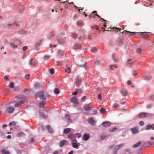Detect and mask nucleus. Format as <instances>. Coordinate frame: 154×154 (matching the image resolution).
<instances>
[{"label":"nucleus","mask_w":154,"mask_h":154,"mask_svg":"<svg viewBox=\"0 0 154 154\" xmlns=\"http://www.w3.org/2000/svg\"><path fill=\"white\" fill-rule=\"evenodd\" d=\"M9 87L11 88H12L14 87V83L13 82H11L9 84Z\"/></svg>","instance_id":"37"},{"label":"nucleus","mask_w":154,"mask_h":154,"mask_svg":"<svg viewBox=\"0 0 154 154\" xmlns=\"http://www.w3.org/2000/svg\"><path fill=\"white\" fill-rule=\"evenodd\" d=\"M65 72L69 74L71 73V68L70 67H68L67 66H66V68L65 69Z\"/></svg>","instance_id":"13"},{"label":"nucleus","mask_w":154,"mask_h":154,"mask_svg":"<svg viewBox=\"0 0 154 154\" xmlns=\"http://www.w3.org/2000/svg\"><path fill=\"white\" fill-rule=\"evenodd\" d=\"M70 101L71 102L73 103L74 104L77 103H78V100L75 97H73L70 99Z\"/></svg>","instance_id":"9"},{"label":"nucleus","mask_w":154,"mask_h":154,"mask_svg":"<svg viewBox=\"0 0 154 154\" xmlns=\"http://www.w3.org/2000/svg\"><path fill=\"white\" fill-rule=\"evenodd\" d=\"M100 112L103 113L105 112L106 109L103 108H101L100 110Z\"/></svg>","instance_id":"41"},{"label":"nucleus","mask_w":154,"mask_h":154,"mask_svg":"<svg viewBox=\"0 0 154 154\" xmlns=\"http://www.w3.org/2000/svg\"><path fill=\"white\" fill-rule=\"evenodd\" d=\"M78 93H83V91L82 89H76Z\"/></svg>","instance_id":"43"},{"label":"nucleus","mask_w":154,"mask_h":154,"mask_svg":"<svg viewBox=\"0 0 154 154\" xmlns=\"http://www.w3.org/2000/svg\"><path fill=\"white\" fill-rule=\"evenodd\" d=\"M124 143L118 145L116 147V149H117V150H118L120 148L123 146H124Z\"/></svg>","instance_id":"24"},{"label":"nucleus","mask_w":154,"mask_h":154,"mask_svg":"<svg viewBox=\"0 0 154 154\" xmlns=\"http://www.w3.org/2000/svg\"><path fill=\"white\" fill-rule=\"evenodd\" d=\"M53 154H59L58 152V151H55Z\"/></svg>","instance_id":"64"},{"label":"nucleus","mask_w":154,"mask_h":154,"mask_svg":"<svg viewBox=\"0 0 154 154\" xmlns=\"http://www.w3.org/2000/svg\"><path fill=\"white\" fill-rule=\"evenodd\" d=\"M136 33V32H129L128 33H129V34L128 35L129 36H130L132 35H134Z\"/></svg>","instance_id":"40"},{"label":"nucleus","mask_w":154,"mask_h":154,"mask_svg":"<svg viewBox=\"0 0 154 154\" xmlns=\"http://www.w3.org/2000/svg\"><path fill=\"white\" fill-rule=\"evenodd\" d=\"M112 58H113L114 60L115 61H117L118 58H117V56L116 54H113L112 55Z\"/></svg>","instance_id":"29"},{"label":"nucleus","mask_w":154,"mask_h":154,"mask_svg":"<svg viewBox=\"0 0 154 154\" xmlns=\"http://www.w3.org/2000/svg\"><path fill=\"white\" fill-rule=\"evenodd\" d=\"M102 98L101 94H100L98 95V98L100 100Z\"/></svg>","instance_id":"57"},{"label":"nucleus","mask_w":154,"mask_h":154,"mask_svg":"<svg viewBox=\"0 0 154 154\" xmlns=\"http://www.w3.org/2000/svg\"><path fill=\"white\" fill-rule=\"evenodd\" d=\"M86 98V97L85 96H83V97H82L81 99V101L83 102L85 99Z\"/></svg>","instance_id":"55"},{"label":"nucleus","mask_w":154,"mask_h":154,"mask_svg":"<svg viewBox=\"0 0 154 154\" xmlns=\"http://www.w3.org/2000/svg\"><path fill=\"white\" fill-rule=\"evenodd\" d=\"M121 92L122 95L124 96H125L128 95V92L124 89H122L121 90Z\"/></svg>","instance_id":"16"},{"label":"nucleus","mask_w":154,"mask_h":154,"mask_svg":"<svg viewBox=\"0 0 154 154\" xmlns=\"http://www.w3.org/2000/svg\"><path fill=\"white\" fill-rule=\"evenodd\" d=\"M127 84H128V85H130L131 83V81L130 80H128V82H127Z\"/></svg>","instance_id":"60"},{"label":"nucleus","mask_w":154,"mask_h":154,"mask_svg":"<svg viewBox=\"0 0 154 154\" xmlns=\"http://www.w3.org/2000/svg\"><path fill=\"white\" fill-rule=\"evenodd\" d=\"M95 16H97L98 17L101 18L103 21H105L106 20L104 19L103 18H101L97 14V11H93L90 15L89 17L94 18L95 17Z\"/></svg>","instance_id":"4"},{"label":"nucleus","mask_w":154,"mask_h":154,"mask_svg":"<svg viewBox=\"0 0 154 154\" xmlns=\"http://www.w3.org/2000/svg\"><path fill=\"white\" fill-rule=\"evenodd\" d=\"M144 79H145L149 80L151 79L152 77L151 76H145L144 77Z\"/></svg>","instance_id":"39"},{"label":"nucleus","mask_w":154,"mask_h":154,"mask_svg":"<svg viewBox=\"0 0 154 154\" xmlns=\"http://www.w3.org/2000/svg\"><path fill=\"white\" fill-rule=\"evenodd\" d=\"M129 32L125 30L122 32V33L124 34H127Z\"/></svg>","instance_id":"50"},{"label":"nucleus","mask_w":154,"mask_h":154,"mask_svg":"<svg viewBox=\"0 0 154 154\" xmlns=\"http://www.w3.org/2000/svg\"><path fill=\"white\" fill-rule=\"evenodd\" d=\"M54 92L55 94H58L60 92L58 88H56L54 90Z\"/></svg>","instance_id":"34"},{"label":"nucleus","mask_w":154,"mask_h":154,"mask_svg":"<svg viewBox=\"0 0 154 154\" xmlns=\"http://www.w3.org/2000/svg\"><path fill=\"white\" fill-rule=\"evenodd\" d=\"M1 152L3 154H9V152L5 149L1 150Z\"/></svg>","instance_id":"25"},{"label":"nucleus","mask_w":154,"mask_h":154,"mask_svg":"<svg viewBox=\"0 0 154 154\" xmlns=\"http://www.w3.org/2000/svg\"><path fill=\"white\" fill-rule=\"evenodd\" d=\"M15 108L11 106H8L6 109V111L9 114H12L14 111Z\"/></svg>","instance_id":"2"},{"label":"nucleus","mask_w":154,"mask_h":154,"mask_svg":"<svg viewBox=\"0 0 154 154\" xmlns=\"http://www.w3.org/2000/svg\"><path fill=\"white\" fill-rule=\"evenodd\" d=\"M78 93V92L76 90V91H75L72 93V94L73 95H76Z\"/></svg>","instance_id":"51"},{"label":"nucleus","mask_w":154,"mask_h":154,"mask_svg":"<svg viewBox=\"0 0 154 154\" xmlns=\"http://www.w3.org/2000/svg\"><path fill=\"white\" fill-rule=\"evenodd\" d=\"M89 135L88 134H84L82 138L84 140L86 141L89 139Z\"/></svg>","instance_id":"15"},{"label":"nucleus","mask_w":154,"mask_h":154,"mask_svg":"<svg viewBox=\"0 0 154 154\" xmlns=\"http://www.w3.org/2000/svg\"><path fill=\"white\" fill-rule=\"evenodd\" d=\"M110 29H112L113 31H116V30H119L120 31L121 30V29L120 28H116V27H113L112 28L111 27H110Z\"/></svg>","instance_id":"30"},{"label":"nucleus","mask_w":154,"mask_h":154,"mask_svg":"<svg viewBox=\"0 0 154 154\" xmlns=\"http://www.w3.org/2000/svg\"><path fill=\"white\" fill-rule=\"evenodd\" d=\"M76 81L75 83L76 85H79L80 84L81 82V80L80 79H79L78 78H77L76 79Z\"/></svg>","instance_id":"21"},{"label":"nucleus","mask_w":154,"mask_h":154,"mask_svg":"<svg viewBox=\"0 0 154 154\" xmlns=\"http://www.w3.org/2000/svg\"><path fill=\"white\" fill-rule=\"evenodd\" d=\"M29 77V74H27L25 75V78L27 79H28Z\"/></svg>","instance_id":"54"},{"label":"nucleus","mask_w":154,"mask_h":154,"mask_svg":"<svg viewBox=\"0 0 154 154\" xmlns=\"http://www.w3.org/2000/svg\"><path fill=\"white\" fill-rule=\"evenodd\" d=\"M67 141L66 140H63L60 142L59 143V146L60 147H62L63 146L65 143Z\"/></svg>","instance_id":"18"},{"label":"nucleus","mask_w":154,"mask_h":154,"mask_svg":"<svg viewBox=\"0 0 154 154\" xmlns=\"http://www.w3.org/2000/svg\"><path fill=\"white\" fill-rule=\"evenodd\" d=\"M93 113L94 114H96V113H97V111H96V110H93Z\"/></svg>","instance_id":"62"},{"label":"nucleus","mask_w":154,"mask_h":154,"mask_svg":"<svg viewBox=\"0 0 154 154\" xmlns=\"http://www.w3.org/2000/svg\"><path fill=\"white\" fill-rule=\"evenodd\" d=\"M147 116V114L145 113H140L139 116L138 117L139 118H145Z\"/></svg>","instance_id":"12"},{"label":"nucleus","mask_w":154,"mask_h":154,"mask_svg":"<svg viewBox=\"0 0 154 154\" xmlns=\"http://www.w3.org/2000/svg\"><path fill=\"white\" fill-rule=\"evenodd\" d=\"M81 47V45H80L77 44H75L74 47V48L75 49H78L80 48Z\"/></svg>","instance_id":"23"},{"label":"nucleus","mask_w":154,"mask_h":154,"mask_svg":"<svg viewBox=\"0 0 154 154\" xmlns=\"http://www.w3.org/2000/svg\"><path fill=\"white\" fill-rule=\"evenodd\" d=\"M154 126V124L152 125H148L146 126V129L149 130L152 128V127Z\"/></svg>","instance_id":"26"},{"label":"nucleus","mask_w":154,"mask_h":154,"mask_svg":"<svg viewBox=\"0 0 154 154\" xmlns=\"http://www.w3.org/2000/svg\"><path fill=\"white\" fill-rule=\"evenodd\" d=\"M40 43L41 42H36L35 45V47H37L39 46L40 45Z\"/></svg>","instance_id":"44"},{"label":"nucleus","mask_w":154,"mask_h":154,"mask_svg":"<svg viewBox=\"0 0 154 154\" xmlns=\"http://www.w3.org/2000/svg\"><path fill=\"white\" fill-rule=\"evenodd\" d=\"M65 118L68 123H71L72 122V120L70 118V116L69 114H66V115L65 116Z\"/></svg>","instance_id":"7"},{"label":"nucleus","mask_w":154,"mask_h":154,"mask_svg":"<svg viewBox=\"0 0 154 154\" xmlns=\"http://www.w3.org/2000/svg\"><path fill=\"white\" fill-rule=\"evenodd\" d=\"M71 130V129L70 128H66V129H65L64 130V133L65 134H67L69 132H70Z\"/></svg>","instance_id":"20"},{"label":"nucleus","mask_w":154,"mask_h":154,"mask_svg":"<svg viewBox=\"0 0 154 154\" xmlns=\"http://www.w3.org/2000/svg\"><path fill=\"white\" fill-rule=\"evenodd\" d=\"M13 123H14V125H15L16 123L14 122H10L9 124V125L11 126L13 125Z\"/></svg>","instance_id":"52"},{"label":"nucleus","mask_w":154,"mask_h":154,"mask_svg":"<svg viewBox=\"0 0 154 154\" xmlns=\"http://www.w3.org/2000/svg\"><path fill=\"white\" fill-rule=\"evenodd\" d=\"M78 25L79 26H81L82 25V23L81 22H78L77 23Z\"/></svg>","instance_id":"53"},{"label":"nucleus","mask_w":154,"mask_h":154,"mask_svg":"<svg viewBox=\"0 0 154 154\" xmlns=\"http://www.w3.org/2000/svg\"><path fill=\"white\" fill-rule=\"evenodd\" d=\"M110 69H113V67H114L115 68H116L117 67V65H111L110 66Z\"/></svg>","instance_id":"38"},{"label":"nucleus","mask_w":154,"mask_h":154,"mask_svg":"<svg viewBox=\"0 0 154 154\" xmlns=\"http://www.w3.org/2000/svg\"><path fill=\"white\" fill-rule=\"evenodd\" d=\"M131 131L133 133L137 134L139 132L138 128L137 127H135L131 129Z\"/></svg>","instance_id":"11"},{"label":"nucleus","mask_w":154,"mask_h":154,"mask_svg":"<svg viewBox=\"0 0 154 154\" xmlns=\"http://www.w3.org/2000/svg\"><path fill=\"white\" fill-rule=\"evenodd\" d=\"M134 73L133 74V75L134 76H135L137 75V71L136 70H134Z\"/></svg>","instance_id":"58"},{"label":"nucleus","mask_w":154,"mask_h":154,"mask_svg":"<svg viewBox=\"0 0 154 154\" xmlns=\"http://www.w3.org/2000/svg\"><path fill=\"white\" fill-rule=\"evenodd\" d=\"M148 144L151 145V146H152V145H154V142H148Z\"/></svg>","instance_id":"49"},{"label":"nucleus","mask_w":154,"mask_h":154,"mask_svg":"<svg viewBox=\"0 0 154 154\" xmlns=\"http://www.w3.org/2000/svg\"><path fill=\"white\" fill-rule=\"evenodd\" d=\"M34 87L36 88H38L40 87V85L39 83H36L34 84Z\"/></svg>","instance_id":"36"},{"label":"nucleus","mask_w":154,"mask_h":154,"mask_svg":"<svg viewBox=\"0 0 154 154\" xmlns=\"http://www.w3.org/2000/svg\"><path fill=\"white\" fill-rule=\"evenodd\" d=\"M25 102L24 100H21L17 102L14 105V106L16 107H18L21 106Z\"/></svg>","instance_id":"6"},{"label":"nucleus","mask_w":154,"mask_h":154,"mask_svg":"<svg viewBox=\"0 0 154 154\" xmlns=\"http://www.w3.org/2000/svg\"><path fill=\"white\" fill-rule=\"evenodd\" d=\"M118 129L117 128H116L115 127H113L112 129H110L109 130V131L110 132H112L116 130H117Z\"/></svg>","instance_id":"33"},{"label":"nucleus","mask_w":154,"mask_h":154,"mask_svg":"<svg viewBox=\"0 0 154 154\" xmlns=\"http://www.w3.org/2000/svg\"><path fill=\"white\" fill-rule=\"evenodd\" d=\"M72 145L73 147L76 149H78L79 147L78 145L79 146L80 145V144L79 143H72Z\"/></svg>","instance_id":"19"},{"label":"nucleus","mask_w":154,"mask_h":154,"mask_svg":"<svg viewBox=\"0 0 154 154\" xmlns=\"http://www.w3.org/2000/svg\"><path fill=\"white\" fill-rule=\"evenodd\" d=\"M73 151L72 150L70 151L67 154H72L73 153Z\"/></svg>","instance_id":"63"},{"label":"nucleus","mask_w":154,"mask_h":154,"mask_svg":"<svg viewBox=\"0 0 154 154\" xmlns=\"http://www.w3.org/2000/svg\"><path fill=\"white\" fill-rule=\"evenodd\" d=\"M36 61L34 59H30L29 62V65L35 66L36 65Z\"/></svg>","instance_id":"10"},{"label":"nucleus","mask_w":154,"mask_h":154,"mask_svg":"<svg viewBox=\"0 0 154 154\" xmlns=\"http://www.w3.org/2000/svg\"><path fill=\"white\" fill-rule=\"evenodd\" d=\"M111 123L108 122H104L102 124L103 126L105 127H109L111 125Z\"/></svg>","instance_id":"8"},{"label":"nucleus","mask_w":154,"mask_h":154,"mask_svg":"<svg viewBox=\"0 0 154 154\" xmlns=\"http://www.w3.org/2000/svg\"><path fill=\"white\" fill-rule=\"evenodd\" d=\"M92 106L90 103L85 104L83 106V109L85 111H89L92 109Z\"/></svg>","instance_id":"3"},{"label":"nucleus","mask_w":154,"mask_h":154,"mask_svg":"<svg viewBox=\"0 0 154 154\" xmlns=\"http://www.w3.org/2000/svg\"><path fill=\"white\" fill-rule=\"evenodd\" d=\"M49 71L51 74H53L54 73V70L53 69H49Z\"/></svg>","instance_id":"42"},{"label":"nucleus","mask_w":154,"mask_h":154,"mask_svg":"<svg viewBox=\"0 0 154 154\" xmlns=\"http://www.w3.org/2000/svg\"><path fill=\"white\" fill-rule=\"evenodd\" d=\"M113 106L114 108H116L119 107V105L116 103H114L113 105Z\"/></svg>","instance_id":"46"},{"label":"nucleus","mask_w":154,"mask_h":154,"mask_svg":"<svg viewBox=\"0 0 154 154\" xmlns=\"http://www.w3.org/2000/svg\"><path fill=\"white\" fill-rule=\"evenodd\" d=\"M91 50L93 53H94L97 52V50L96 48L93 47L91 48Z\"/></svg>","instance_id":"28"},{"label":"nucleus","mask_w":154,"mask_h":154,"mask_svg":"<svg viewBox=\"0 0 154 154\" xmlns=\"http://www.w3.org/2000/svg\"><path fill=\"white\" fill-rule=\"evenodd\" d=\"M11 46L13 48H17V46L15 45L14 43H11L10 44Z\"/></svg>","instance_id":"31"},{"label":"nucleus","mask_w":154,"mask_h":154,"mask_svg":"<svg viewBox=\"0 0 154 154\" xmlns=\"http://www.w3.org/2000/svg\"><path fill=\"white\" fill-rule=\"evenodd\" d=\"M46 128L47 129L48 131L51 133H52L53 132V130L51 128V126L50 125H48L46 126Z\"/></svg>","instance_id":"17"},{"label":"nucleus","mask_w":154,"mask_h":154,"mask_svg":"<svg viewBox=\"0 0 154 154\" xmlns=\"http://www.w3.org/2000/svg\"><path fill=\"white\" fill-rule=\"evenodd\" d=\"M141 141H139L137 143L134 144V145L132 147L133 148H135L136 147H139L141 144Z\"/></svg>","instance_id":"22"},{"label":"nucleus","mask_w":154,"mask_h":154,"mask_svg":"<svg viewBox=\"0 0 154 154\" xmlns=\"http://www.w3.org/2000/svg\"><path fill=\"white\" fill-rule=\"evenodd\" d=\"M45 105V103L43 101H42L39 103V107H43Z\"/></svg>","instance_id":"32"},{"label":"nucleus","mask_w":154,"mask_h":154,"mask_svg":"<svg viewBox=\"0 0 154 154\" xmlns=\"http://www.w3.org/2000/svg\"><path fill=\"white\" fill-rule=\"evenodd\" d=\"M28 48V47L26 46H25V47H24L22 48V50L23 51H25Z\"/></svg>","instance_id":"48"},{"label":"nucleus","mask_w":154,"mask_h":154,"mask_svg":"<svg viewBox=\"0 0 154 154\" xmlns=\"http://www.w3.org/2000/svg\"><path fill=\"white\" fill-rule=\"evenodd\" d=\"M35 97H39L41 100H45L49 97V95L46 92L42 90L35 94Z\"/></svg>","instance_id":"1"},{"label":"nucleus","mask_w":154,"mask_h":154,"mask_svg":"<svg viewBox=\"0 0 154 154\" xmlns=\"http://www.w3.org/2000/svg\"><path fill=\"white\" fill-rule=\"evenodd\" d=\"M11 137V136L10 135H8L7 137V138L8 139H10Z\"/></svg>","instance_id":"61"},{"label":"nucleus","mask_w":154,"mask_h":154,"mask_svg":"<svg viewBox=\"0 0 154 154\" xmlns=\"http://www.w3.org/2000/svg\"><path fill=\"white\" fill-rule=\"evenodd\" d=\"M74 136L77 138H79L81 136V135L80 133H76L74 134Z\"/></svg>","instance_id":"35"},{"label":"nucleus","mask_w":154,"mask_h":154,"mask_svg":"<svg viewBox=\"0 0 154 154\" xmlns=\"http://www.w3.org/2000/svg\"><path fill=\"white\" fill-rule=\"evenodd\" d=\"M66 38L65 37H60L57 39V41L58 43L63 44H64L65 42Z\"/></svg>","instance_id":"5"},{"label":"nucleus","mask_w":154,"mask_h":154,"mask_svg":"<svg viewBox=\"0 0 154 154\" xmlns=\"http://www.w3.org/2000/svg\"><path fill=\"white\" fill-rule=\"evenodd\" d=\"M88 122L91 125H94L95 121L92 118H90L88 119Z\"/></svg>","instance_id":"14"},{"label":"nucleus","mask_w":154,"mask_h":154,"mask_svg":"<svg viewBox=\"0 0 154 154\" xmlns=\"http://www.w3.org/2000/svg\"><path fill=\"white\" fill-rule=\"evenodd\" d=\"M54 35H55V34H54V32L52 31V32H51L49 34V37L50 38H51L52 37L54 36Z\"/></svg>","instance_id":"27"},{"label":"nucleus","mask_w":154,"mask_h":154,"mask_svg":"<svg viewBox=\"0 0 154 154\" xmlns=\"http://www.w3.org/2000/svg\"><path fill=\"white\" fill-rule=\"evenodd\" d=\"M19 33L20 34H23L25 33L26 32L25 31L22 30Z\"/></svg>","instance_id":"56"},{"label":"nucleus","mask_w":154,"mask_h":154,"mask_svg":"<svg viewBox=\"0 0 154 154\" xmlns=\"http://www.w3.org/2000/svg\"><path fill=\"white\" fill-rule=\"evenodd\" d=\"M144 122L143 121H140L139 123V124L141 126H143V125H144Z\"/></svg>","instance_id":"47"},{"label":"nucleus","mask_w":154,"mask_h":154,"mask_svg":"<svg viewBox=\"0 0 154 154\" xmlns=\"http://www.w3.org/2000/svg\"><path fill=\"white\" fill-rule=\"evenodd\" d=\"M4 79L6 80H8L9 79L8 77L7 76H5L4 77Z\"/></svg>","instance_id":"59"},{"label":"nucleus","mask_w":154,"mask_h":154,"mask_svg":"<svg viewBox=\"0 0 154 154\" xmlns=\"http://www.w3.org/2000/svg\"><path fill=\"white\" fill-rule=\"evenodd\" d=\"M72 136L73 134H69L68 135V137L70 138L71 140H72Z\"/></svg>","instance_id":"45"}]
</instances>
